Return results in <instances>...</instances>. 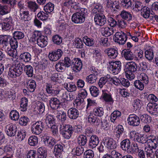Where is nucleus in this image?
<instances>
[{"label":"nucleus","mask_w":158,"mask_h":158,"mask_svg":"<svg viewBox=\"0 0 158 158\" xmlns=\"http://www.w3.org/2000/svg\"><path fill=\"white\" fill-rule=\"evenodd\" d=\"M13 37L17 40H20L23 38L24 37V33L21 31H16L13 33Z\"/></svg>","instance_id":"48"},{"label":"nucleus","mask_w":158,"mask_h":158,"mask_svg":"<svg viewBox=\"0 0 158 158\" xmlns=\"http://www.w3.org/2000/svg\"><path fill=\"white\" fill-rule=\"evenodd\" d=\"M121 63L119 61H117L111 63L110 65V69L113 73L118 74L121 70Z\"/></svg>","instance_id":"8"},{"label":"nucleus","mask_w":158,"mask_h":158,"mask_svg":"<svg viewBox=\"0 0 158 158\" xmlns=\"http://www.w3.org/2000/svg\"><path fill=\"white\" fill-rule=\"evenodd\" d=\"M139 150V148L137 144L136 143H134L131 145V146L128 149L127 152L129 153L133 154L137 152Z\"/></svg>","instance_id":"41"},{"label":"nucleus","mask_w":158,"mask_h":158,"mask_svg":"<svg viewBox=\"0 0 158 158\" xmlns=\"http://www.w3.org/2000/svg\"><path fill=\"white\" fill-rule=\"evenodd\" d=\"M77 143L80 146H84L87 142L86 137L83 135H81L77 138Z\"/></svg>","instance_id":"34"},{"label":"nucleus","mask_w":158,"mask_h":158,"mask_svg":"<svg viewBox=\"0 0 158 158\" xmlns=\"http://www.w3.org/2000/svg\"><path fill=\"white\" fill-rule=\"evenodd\" d=\"M55 120L54 116L49 114H47L46 116L45 121L46 125L48 126L52 124H55Z\"/></svg>","instance_id":"38"},{"label":"nucleus","mask_w":158,"mask_h":158,"mask_svg":"<svg viewBox=\"0 0 158 158\" xmlns=\"http://www.w3.org/2000/svg\"><path fill=\"white\" fill-rule=\"evenodd\" d=\"M27 99L25 97L22 98L20 101V110L22 111H26L27 110Z\"/></svg>","instance_id":"36"},{"label":"nucleus","mask_w":158,"mask_h":158,"mask_svg":"<svg viewBox=\"0 0 158 158\" xmlns=\"http://www.w3.org/2000/svg\"><path fill=\"white\" fill-rule=\"evenodd\" d=\"M104 145L110 150H114L117 147L116 142L111 138H108L104 141Z\"/></svg>","instance_id":"13"},{"label":"nucleus","mask_w":158,"mask_h":158,"mask_svg":"<svg viewBox=\"0 0 158 158\" xmlns=\"http://www.w3.org/2000/svg\"><path fill=\"white\" fill-rule=\"evenodd\" d=\"M88 121L94 124L97 126H98L101 123V121L98 118L90 114L88 117Z\"/></svg>","instance_id":"31"},{"label":"nucleus","mask_w":158,"mask_h":158,"mask_svg":"<svg viewBox=\"0 0 158 158\" xmlns=\"http://www.w3.org/2000/svg\"><path fill=\"white\" fill-rule=\"evenodd\" d=\"M144 151L146 152L147 158H155V153L152 149L145 148Z\"/></svg>","instance_id":"57"},{"label":"nucleus","mask_w":158,"mask_h":158,"mask_svg":"<svg viewBox=\"0 0 158 158\" xmlns=\"http://www.w3.org/2000/svg\"><path fill=\"white\" fill-rule=\"evenodd\" d=\"M63 52L61 50L58 49L56 50L52 51L49 52L48 58L52 61H56L60 59L62 56Z\"/></svg>","instance_id":"6"},{"label":"nucleus","mask_w":158,"mask_h":158,"mask_svg":"<svg viewBox=\"0 0 158 158\" xmlns=\"http://www.w3.org/2000/svg\"><path fill=\"white\" fill-rule=\"evenodd\" d=\"M147 109L151 114L156 115L158 114V104L154 103H149L147 106Z\"/></svg>","instance_id":"12"},{"label":"nucleus","mask_w":158,"mask_h":158,"mask_svg":"<svg viewBox=\"0 0 158 158\" xmlns=\"http://www.w3.org/2000/svg\"><path fill=\"white\" fill-rule=\"evenodd\" d=\"M27 3V7L31 11L35 12L38 8V5L35 2L29 1Z\"/></svg>","instance_id":"42"},{"label":"nucleus","mask_w":158,"mask_h":158,"mask_svg":"<svg viewBox=\"0 0 158 158\" xmlns=\"http://www.w3.org/2000/svg\"><path fill=\"white\" fill-rule=\"evenodd\" d=\"M38 158H46L47 156V151L45 148L40 147L37 150Z\"/></svg>","instance_id":"39"},{"label":"nucleus","mask_w":158,"mask_h":158,"mask_svg":"<svg viewBox=\"0 0 158 158\" xmlns=\"http://www.w3.org/2000/svg\"><path fill=\"white\" fill-rule=\"evenodd\" d=\"M52 41L54 44L59 45L62 43V39L60 36L56 35L52 37Z\"/></svg>","instance_id":"52"},{"label":"nucleus","mask_w":158,"mask_h":158,"mask_svg":"<svg viewBox=\"0 0 158 158\" xmlns=\"http://www.w3.org/2000/svg\"><path fill=\"white\" fill-rule=\"evenodd\" d=\"M121 115V113L118 110L114 111L111 114L110 120L112 122H114L115 120Z\"/></svg>","instance_id":"54"},{"label":"nucleus","mask_w":158,"mask_h":158,"mask_svg":"<svg viewBox=\"0 0 158 158\" xmlns=\"http://www.w3.org/2000/svg\"><path fill=\"white\" fill-rule=\"evenodd\" d=\"M139 80L134 81L135 86L140 90H143L144 88V83L145 85L148 84L149 79L147 75L145 73H142L138 76Z\"/></svg>","instance_id":"3"},{"label":"nucleus","mask_w":158,"mask_h":158,"mask_svg":"<svg viewBox=\"0 0 158 158\" xmlns=\"http://www.w3.org/2000/svg\"><path fill=\"white\" fill-rule=\"evenodd\" d=\"M102 97L104 101L107 102L113 103L114 102V101L111 95L106 93L105 91H102Z\"/></svg>","instance_id":"35"},{"label":"nucleus","mask_w":158,"mask_h":158,"mask_svg":"<svg viewBox=\"0 0 158 158\" xmlns=\"http://www.w3.org/2000/svg\"><path fill=\"white\" fill-rule=\"evenodd\" d=\"M44 141L45 144H47L48 146L51 148H53V146L56 145V141L55 139L48 137L44 138Z\"/></svg>","instance_id":"23"},{"label":"nucleus","mask_w":158,"mask_h":158,"mask_svg":"<svg viewBox=\"0 0 158 158\" xmlns=\"http://www.w3.org/2000/svg\"><path fill=\"white\" fill-rule=\"evenodd\" d=\"M44 127L43 123L40 121L37 122L32 125L31 131L34 134L39 135L42 132Z\"/></svg>","instance_id":"5"},{"label":"nucleus","mask_w":158,"mask_h":158,"mask_svg":"<svg viewBox=\"0 0 158 158\" xmlns=\"http://www.w3.org/2000/svg\"><path fill=\"white\" fill-rule=\"evenodd\" d=\"M12 37L9 35H0V44L1 43H9Z\"/></svg>","instance_id":"43"},{"label":"nucleus","mask_w":158,"mask_h":158,"mask_svg":"<svg viewBox=\"0 0 158 158\" xmlns=\"http://www.w3.org/2000/svg\"><path fill=\"white\" fill-rule=\"evenodd\" d=\"M94 156V152L91 150H87L84 153V158H93Z\"/></svg>","instance_id":"61"},{"label":"nucleus","mask_w":158,"mask_h":158,"mask_svg":"<svg viewBox=\"0 0 158 158\" xmlns=\"http://www.w3.org/2000/svg\"><path fill=\"white\" fill-rule=\"evenodd\" d=\"M73 60H71L70 58L68 57H64V60H61L56 64L55 68L56 70L59 71L64 70L63 67L69 68L72 66Z\"/></svg>","instance_id":"4"},{"label":"nucleus","mask_w":158,"mask_h":158,"mask_svg":"<svg viewBox=\"0 0 158 158\" xmlns=\"http://www.w3.org/2000/svg\"><path fill=\"white\" fill-rule=\"evenodd\" d=\"M120 15L122 19L127 21H131L132 18V15L130 12L124 10L121 12Z\"/></svg>","instance_id":"29"},{"label":"nucleus","mask_w":158,"mask_h":158,"mask_svg":"<svg viewBox=\"0 0 158 158\" xmlns=\"http://www.w3.org/2000/svg\"><path fill=\"white\" fill-rule=\"evenodd\" d=\"M10 117L12 120H18L19 118V113L16 110H12L10 113Z\"/></svg>","instance_id":"50"},{"label":"nucleus","mask_w":158,"mask_h":158,"mask_svg":"<svg viewBox=\"0 0 158 158\" xmlns=\"http://www.w3.org/2000/svg\"><path fill=\"white\" fill-rule=\"evenodd\" d=\"M31 59V56L28 52H24L21 53L19 56V60L21 61L25 62L30 61Z\"/></svg>","instance_id":"24"},{"label":"nucleus","mask_w":158,"mask_h":158,"mask_svg":"<svg viewBox=\"0 0 158 158\" xmlns=\"http://www.w3.org/2000/svg\"><path fill=\"white\" fill-rule=\"evenodd\" d=\"M24 70L29 77H31L33 74V68L30 65H27L24 67Z\"/></svg>","instance_id":"49"},{"label":"nucleus","mask_w":158,"mask_h":158,"mask_svg":"<svg viewBox=\"0 0 158 158\" xmlns=\"http://www.w3.org/2000/svg\"><path fill=\"white\" fill-rule=\"evenodd\" d=\"M141 121L145 123H149L151 122V117L146 114H144L140 117Z\"/></svg>","instance_id":"56"},{"label":"nucleus","mask_w":158,"mask_h":158,"mask_svg":"<svg viewBox=\"0 0 158 158\" xmlns=\"http://www.w3.org/2000/svg\"><path fill=\"white\" fill-rule=\"evenodd\" d=\"M38 18L42 20H45L47 19L48 15L43 11H40L37 15Z\"/></svg>","instance_id":"59"},{"label":"nucleus","mask_w":158,"mask_h":158,"mask_svg":"<svg viewBox=\"0 0 158 158\" xmlns=\"http://www.w3.org/2000/svg\"><path fill=\"white\" fill-rule=\"evenodd\" d=\"M103 113V108L102 107H99L94 109V114L96 116L101 117L102 116Z\"/></svg>","instance_id":"55"},{"label":"nucleus","mask_w":158,"mask_h":158,"mask_svg":"<svg viewBox=\"0 0 158 158\" xmlns=\"http://www.w3.org/2000/svg\"><path fill=\"white\" fill-rule=\"evenodd\" d=\"M79 3L75 2V0H69L63 3V6L68 7H71L74 10L79 9Z\"/></svg>","instance_id":"15"},{"label":"nucleus","mask_w":158,"mask_h":158,"mask_svg":"<svg viewBox=\"0 0 158 158\" xmlns=\"http://www.w3.org/2000/svg\"><path fill=\"white\" fill-rule=\"evenodd\" d=\"M54 5L51 2H48L44 6V10L48 13L52 12L54 9Z\"/></svg>","instance_id":"46"},{"label":"nucleus","mask_w":158,"mask_h":158,"mask_svg":"<svg viewBox=\"0 0 158 158\" xmlns=\"http://www.w3.org/2000/svg\"><path fill=\"white\" fill-rule=\"evenodd\" d=\"M48 39L47 36L41 35V36L38 39L37 43L38 45L41 48L45 47L48 43Z\"/></svg>","instance_id":"25"},{"label":"nucleus","mask_w":158,"mask_h":158,"mask_svg":"<svg viewBox=\"0 0 158 158\" xmlns=\"http://www.w3.org/2000/svg\"><path fill=\"white\" fill-rule=\"evenodd\" d=\"M20 13L21 18L24 21H29L31 19L28 11L21 10H20Z\"/></svg>","instance_id":"37"},{"label":"nucleus","mask_w":158,"mask_h":158,"mask_svg":"<svg viewBox=\"0 0 158 158\" xmlns=\"http://www.w3.org/2000/svg\"><path fill=\"white\" fill-rule=\"evenodd\" d=\"M148 147L145 148L155 149L158 145V136L156 139H149L148 142Z\"/></svg>","instance_id":"28"},{"label":"nucleus","mask_w":158,"mask_h":158,"mask_svg":"<svg viewBox=\"0 0 158 158\" xmlns=\"http://www.w3.org/2000/svg\"><path fill=\"white\" fill-rule=\"evenodd\" d=\"M134 139L139 143H144L148 141L147 135L142 134H136L134 136Z\"/></svg>","instance_id":"27"},{"label":"nucleus","mask_w":158,"mask_h":158,"mask_svg":"<svg viewBox=\"0 0 158 158\" xmlns=\"http://www.w3.org/2000/svg\"><path fill=\"white\" fill-rule=\"evenodd\" d=\"M11 45L12 48L16 49L18 46V42L17 39L12 37L9 43Z\"/></svg>","instance_id":"64"},{"label":"nucleus","mask_w":158,"mask_h":158,"mask_svg":"<svg viewBox=\"0 0 158 158\" xmlns=\"http://www.w3.org/2000/svg\"><path fill=\"white\" fill-rule=\"evenodd\" d=\"M137 66L135 62H127L125 64L124 69L127 78L131 80L134 79L135 75L133 73L137 71Z\"/></svg>","instance_id":"2"},{"label":"nucleus","mask_w":158,"mask_h":158,"mask_svg":"<svg viewBox=\"0 0 158 158\" xmlns=\"http://www.w3.org/2000/svg\"><path fill=\"white\" fill-rule=\"evenodd\" d=\"M63 144H58L55 145L54 148L53 153L55 156L60 154L63 150Z\"/></svg>","instance_id":"40"},{"label":"nucleus","mask_w":158,"mask_h":158,"mask_svg":"<svg viewBox=\"0 0 158 158\" xmlns=\"http://www.w3.org/2000/svg\"><path fill=\"white\" fill-rule=\"evenodd\" d=\"M114 32V30L112 27H103L101 29L102 35L105 37H108L112 35Z\"/></svg>","instance_id":"20"},{"label":"nucleus","mask_w":158,"mask_h":158,"mask_svg":"<svg viewBox=\"0 0 158 158\" xmlns=\"http://www.w3.org/2000/svg\"><path fill=\"white\" fill-rule=\"evenodd\" d=\"M88 11L86 8H81L78 12L73 14L72 17V21L77 24L83 23L85 21L86 16L88 14Z\"/></svg>","instance_id":"1"},{"label":"nucleus","mask_w":158,"mask_h":158,"mask_svg":"<svg viewBox=\"0 0 158 158\" xmlns=\"http://www.w3.org/2000/svg\"><path fill=\"white\" fill-rule=\"evenodd\" d=\"M89 91L92 96L93 97H97L99 94V90L95 86H92L89 88Z\"/></svg>","instance_id":"53"},{"label":"nucleus","mask_w":158,"mask_h":158,"mask_svg":"<svg viewBox=\"0 0 158 158\" xmlns=\"http://www.w3.org/2000/svg\"><path fill=\"white\" fill-rule=\"evenodd\" d=\"M98 73L95 72L92 74H91L87 76L86 77V81L90 84H93L96 82L98 79Z\"/></svg>","instance_id":"30"},{"label":"nucleus","mask_w":158,"mask_h":158,"mask_svg":"<svg viewBox=\"0 0 158 158\" xmlns=\"http://www.w3.org/2000/svg\"><path fill=\"white\" fill-rule=\"evenodd\" d=\"M122 155L114 150H110L109 152L104 155L103 158H121Z\"/></svg>","instance_id":"14"},{"label":"nucleus","mask_w":158,"mask_h":158,"mask_svg":"<svg viewBox=\"0 0 158 158\" xmlns=\"http://www.w3.org/2000/svg\"><path fill=\"white\" fill-rule=\"evenodd\" d=\"M84 45L83 43L81 40L79 38H77L75 41V46L77 48H82Z\"/></svg>","instance_id":"60"},{"label":"nucleus","mask_w":158,"mask_h":158,"mask_svg":"<svg viewBox=\"0 0 158 158\" xmlns=\"http://www.w3.org/2000/svg\"><path fill=\"white\" fill-rule=\"evenodd\" d=\"M60 102V100L56 98H52L49 101V105L51 108L53 109H57Z\"/></svg>","instance_id":"21"},{"label":"nucleus","mask_w":158,"mask_h":158,"mask_svg":"<svg viewBox=\"0 0 158 158\" xmlns=\"http://www.w3.org/2000/svg\"><path fill=\"white\" fill-rule=\"evenodd\" d=\"M23 66L22 64L19 63L15 64L13 68V69L17 77H19L22 73L23 70Z\"/></svg>","instance_id":"33"},{"label":"nucleus","mask_w":158,"mask_h":158,"mask_svg":"<svg viewBox=\"0 0 158 158\" xmlns=\"http://www.w3.org/2000/svg\"><path fill=\"white\" fill-rule=\"evenodd\" d=\"M29 121V119L27 117L23 116L21 117L19 120V123L22 126H25Z\"/></svg>","instance_id":"62"},{"label":"nucleus","mask_w":158,"mask_h":158,"mask_svg":"<svg viewBox=\"0 0 158 158\" xmlns=\"http://www.w3.org/2000/svg\"><path fill=\"white\" fill-rule=\"evenodd\" d=\"M105 53L107 54L108 56L111 59H115L118 55L117 50L113 48H109L104 51Z\"/></svg>","instance_id":"19"},{"label":"nucleus","mask_w":158,"mask_h":158,"mask_svg":"<svg viewBox=\"0 0 158 158\" xmlns=\"http://www.w3.org/2000/svg\"><path fill=\"white\" fill-rule=\"evenodd\" d=\"M28 142L30 146H36L38 143V138L35 136H31L28 139Z\"/></svg>","instance_id":"44"},{"label":"nucleus","mask_w":158,"mask_h":158,"mask_svg":"<svg viewBox=\"0 0 158 158\" xmlns=\"http://www.w3.org/2000/svg\"><path fill=\"white\" fill-rule=\"evenodd\" d=\"M63 91L61 92V97L62 99L67 101H72L75 98V95L74 93L69 92Z\"/></svg>","instance_id":"18"},{"label":"nucleus","mask_w":158,"mask_h":158,"mask_svg":"<svg viewBox=\"0 0 158 158\" xmlns=\"http://www.w3.org/2000/svg\"><path fill=\"white\" fill-rule=\"evenodd\" d=\"M68 116L72 119H75L78 117L79 112L77 109L75 108L69 109L67 112Z\"/></svg>","instance_id":"16"},{"label":"nucleus","mask_w":158,"mask_h":158,"mask_svg":"<svg viewBox=\"0 0 158 158\" xmlns=\"http://www.w3.org/2000/svg\"><path fill=\"white\" fill-rule=\"evenodd\" d=\"M106 19L105 16L102 13L95 15L94 21L95 24L101 26L104 25L106 22Z\"/></svg>","instance_id":"9"},{"label":"nucleus","mask_w":158,"mask_h":158,"mask_svg":"<svg viewBox=\"0 0 158 158\" xmlns=\"http://www.w3.org/2000/svg\"><path fill=\"white\" fill-rule=\"evenodd\" d=\"M122 54L127 60H132L134 57V56L132 52L129 50L126 49L123 50L122 52Z\"/></svg>","instance_id":"26"},{"label":"nucleus","mask_w":158,"mask_h":158,"mask_svg":"<svg viewBox=\"0 0 158 158\" xmlns=\"http://www.w3.org/2000/svg\"><path fill=\"white\" fill-rule=\"evenodd\" d=\"M82 40L85 44L88 47L93 46L94 45L95 41L92 38L85 36L83 37Z\"/></svg>","instance_id":"32"},{"label":"nucleus","mask_w":158,"mask_h":158,"mask_svg":"<svg viewBox=\"0 0 158 158\" xmlns=\"http://www.w3.org/2000/svg\"><path fill=\"white\" fill-rule=\"evenodd\" d=\"M6 132L7 135L10 137L15 135L17 131V128L12 124H9L6 127Z\"/></svg>","instance_id":"11"},{"label":"nucleus","mask_w":158,"mask_h":158,"mask_svg":"<svg viewBox=\"0 0 158 158\" xmlns=\"http://www.w3.org/2000/svg\"><path fill=\"white\" fill-rule=\"evenodd\" d=\"M61 130L73 133L74 131V128L70 125H63Z\"/></svg>","instance_id":"63"},{"label":"nucleus","mask_w":158,"mask_h":158,"mask_svg":"<svg viewBox=\"0 0 158 158\" xmlns=\"http://www.w3.org/2000/svg\"><path fill=\"white\" fill-rule=\"evenodd\" d=\"M27 85L28 90L31 92H33L34 91L36 87V84L34 80L29 81Z\"/></svg>","instance_id":"45"},{"label":"nucleus","mask_w":158,"mask_h":158,"mask_svg":"<svg viewBox=\"0 0 158 158\" xmlns=\"http://www.w3.org/2000/svg\"><path fill=\"white\" fill-rule=\"evenodd\" d=\"M120 144V148L122 150L127 151L131 146V141L128 139H124L121 142Z\"/></svg>","instance_id":"22"},{"label":"nucleus","mask_w":158,"mask_h":158,"mask_svg":"<svg viewBox=\"0 0 158 158\" xmlns=\"http://www.w3.org/2000/svg\"><path fill=\"white\" fill-rule=\"evenodd\" d=\"M145 55L146 58L149 60H152L154 57V53L152 49L149 48L146 50L145 51Z\"/></svg>","instance_id":"47"},{"label":"nucleus","mask_w":158,"mask_h":158,"mask_svg":"<svg viewBox=\"0 0 158 158\" xmlns=\"http://www.w3.org/2000/svg\"><path fill=\"white\" fill-rule=\"evenodd\" d=\"M121 5L126 9H128L132 6L131 0H122L121 1Z\"/></svg>","instance_id":"51"},{"label":"nucleus","mask_w":158,"mask_h":158,"mask_svg":"<svg viewBox=\"0 0 158 158\" xmlns=\"http://www.w3.org/2000/svg\"><path fill=\"white\" fill-rule=\"evenodd\" d=\"M125 36L123 32H118L115 33L114 39L115 42L119 44L123 45L127 41Z\"/></svg>","instance_id":"7"},{"label":"nucleus","mask_w":158,"mask_h":158,"mask_svg":"<svg viewBox=\"0 0 158 158\" xmlns=\"http://www.w3.org/2000/svg\"><path fill=\"white\" fill-rule=\"evenodd\" d=\"M99 140L98 137L95 135H93L90 137L89 144L90 148H95L98 144Z\"/></svg>","instance_id":"17"},{"label":"nucleus","mask_w":158,"mask_h":158,"mask_svg":"<svg viewBox=\"0 0 158 158\" xmlns=\"http://www.w3.org/2000/svg\"><path fill=\"white\" fill-rule=\"evenodd\" d=\"M37 109L40 114H42L45 110V106L44 104L40 102H38L37 104Z\"/></svg>","instance_id":"58"},{"label":"nucleus","mask_w":158,"mask_h":158,"mask_svg":"<svg viewBox=\"0 0 158 158\" xmlns=\"http://www.w3.org/2000/svg\"><path fill=\"white\" fill-rule=\"evenodd\" d=\"M127 121L129 125L133 126H138L140 123L139 117L134 114L130 115L127 118Z\"/></svg>","instance_id":"10"}]
</instances>
